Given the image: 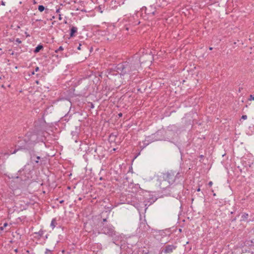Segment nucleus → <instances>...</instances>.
Instances as JSON below:
<instances>
[{"label":"nucleus","mask_w":254,"mask_h":254,"mask_svg":"<svg viewBox=\"0 0 254 254\" xmlns=\"http://www.w3.org/2000/svg\"><path fill=\"white\" fill-rule=\"evenodd\" d=\"M64 202V200H62L60 201V203H63Z\"/></svg>","instance_id":"72a5a7b5"},{"label":"nucleus","mask_w":254,"mask_h":254,"mask_svg":"<svg viewBox=\"0 0 254 254\" xmlns=\"http://www.w3.org/2000/svg\"><path fill=\"white\" fill-rule=\"evenodd\" d=\"M200 190V189L199 188L197 189V191H199Z\"/></svg>","instance_id":"58836bf2"},{"label":"nucleus","mask_w":254,"mask_h":254,"mask_svg":"<svg viewBox=\"0 0 254 254\" xmlns=\"http://www.w3.org/2000/svg\"><path fill=\"white\" fill-rule=\"evenodd\" d=\"M44 9H45V7L43 5H39L38 10L40 12L43 11L44 10Z\"/></svg>","instance_id":"f3484780"},{"label":"nucleus","mask_w":254,"mask_h":254,"mask_svg":"<svg viewBox=\"0 0 254 254\" xmlns=\"http://www.w3.org/2000/svg\"><path fill=\"white\" fill-rule=\"evenodd\" d=\"M138 64L128 62L118 64L115 69L110 68L107 70V77L109 79L114 80L115 85L120 86L122 82V76L125 75H133L136 73Z\"/></svg>","instance_id":"f257e3e1"},{"label":"nucleus","mask_w":254,"mask_h":254,"mask_svg":"<svg viewBox=\"0 0 254 254\" xmlns=\"http://www.w3.org/2000/svg\"><path fill=\"white\" fill-rule=\"evenodd\" d=\"M27 178H32V175H31V174H30V173H28V176H27Z\"/></svg>","instance_id":"393cba45"},{"label":"nucleus","mask_w":254,"mask_h":254,"mask_svg":"<svg viewBox=\"0 0 254 254\" xmlns=\"http://www.w3.org/2000/svg\"><path fill=\"white\" fill-rule=\"evenodd\" d=\"M32 74H33V75H34V71H33Z\"/></svg>","instance_id":"c03bdc74"},{"label":"nucleus","mask_w":254,"mask_h":254,"mask_svg":"<svg viewBox=\"0 0 254 254\" xmlns=\"http://www.w3.org/2000/svg\"><path fill=\"white\" fill-rule=\"evenodd\" d=\"M33 3H36V1L34 0H33Z\"/></svg>","instance_id":"79ce46f5"},{"label":"nucleus","mask_w":254,"mask_h":254,"mask_svg":"<svg viewBox=\"0 0 254 254\" xmlns=\"http://www.w3.org/2000/svg\"><path fill=\"white\" fill-rule=\"evenodd\" d=\"M212 184H213V183H212V182L211 181H210V182H209L208 183V185H209L210 187H211V186L212 185Z\"/></svg>","instance_id":"cd10ccee"},{"label":"nucleus","mask_w":254,"mask_h":254,"mask_svg":"<svg viewBox=\"0 0 254 254\" xmlns=\"http://www.w3.org/2000/svg\"><path fill=\"white\" fill-rule=\"evenodd\" d=\"M101 233L112 237L114 244H116L120 238L119 234L115 230L114 227L111 224H103Z\"/></svg>","instance_id":"20e7f679"},{"label":"nucleus","mask_w":254,"mask_h":254,"mask_svg":"<svg viewBox=\"0 0 254 254\" xmlns=\"http://www.w3.org/2000/svg\"><path fill=\"white\" fill-rule=\"evenodd\" d=\"M43 234V232L42 231H39L38 233H33V237L34 238H39V237H42Z\"/></svg>","instance_id":"f8f14e48"},{"label":"nucleus","mask_w":254,"mask_h":254,"mask_svg":"<svg viewBox=\"0 0 254 254\" xmlns=\"http://www.w3.org/2000/svg\"><path fill=\"white\" fill-rule=\"evenodd\" d=\"M171 127H172V129H173V128H175V127H175V126H172Z\"/></svg>","instance_id":"4c0bfd02"},{"label":"nucleus","mask_w":254,"mask_h":254,"mask_svg":"<svg viewBox=\"0 0 254 254\" xmlns=\"http://www.w3.org/2000/svg\"><path fill=\"white\" fill-rule=\"evenodd\" d=\"M51 253V251L48 249H46V251H45V254H49V253Z\"/></svg>","instance_id":"4be33fe9"},{"label":"nucleus","mask_w":254,"mask_h":254,"mask_svg":"<svg viewBox=\"0 0 254 254\" xmlns=\"http://www.w3.org/2000/svg\"><path fill=\"white\" fill-rule=\"evenodd\" d=\"M142 226L143 227V230L144 231L146 230L147 229V227H148V225L146 226L145 223H144V222H142L140 224V228L142 227Z\"/></svg>","instance_id":"dca6fc26"},{"label":"nucleus","mask_w":254,"mask_h":254,"mask_svg":"<svg viewBox=\"0 0 254 254\" xmlns=\"http://www.w3.org/2000/svg\"><path fill=\"white\" fill-rule=\"evenodd\" d=\"M8 225V224L7 223H4L3 225L2 226L4 228L6 227Z\"/></svg>","instance_id":"bb28decb"},{"label":"nucleus","mask_w":254,"mask_h":254,"mask_svg":"<svg viewBox=\"0 0 254 254\" xmlns=\"http://www.w3.org/2000/svg\"><path fill=\"white\" fill-rule=\"evenodd\" d=\"M125 0H112L110 2L112 8L115 9L124 3Z\"/></svg>","instance_id":"6e6552de"},{"label":"nucleus","mask_w":254,"mask_h":254,"mask_svg":"<svg viewBox=\"0 0 254 254\" xmlns=\"http://www.w3.org/2000/svg\"><path fill=\"white\" fill-rule=\"evenodd\" d=\"M113 150H114V151H115V150H116V149H115V148H114V149H113Z\"/></svg>","instance_id":"de8ad7c7"},{"label":"nucleus","mask_w":254,"mask_h":254,"mask_svg":"<svg viewBox=\"0 0 254 254\" xmlns=\"http://www.w3.org/2000/svg\"><path fill=\"white\" fill-rule=\"evenodd\" d=\"M64 50V48L62 46H60L57 50L55 51L56 53L58 52L59 51H61Z\"/></svg>","instance_id":"6ab92c4d"},{"label":"nucleus","mask_w":254,"mask_h":254,"mask_svg":"<svg viewBox=\"0 0 254 254\" xmlns=\"http://www.w3.org/2000/svg\"><path fill=\"white\" fill-rule=\"evenodd\" d=\"M44 161V158L40 156L33 155V165L34 167L38 168L42 166Z\"/></svg>","instance_id":"423d86ee"},{"label":"nucleus","mask_w":254,"mask_h":254,"mask_svg":"<svg viewBox=\"0 0 254 254\" xmlns=\"http://www.w3.org/2000/svg\"><path fill=\"white\" fill-rule=\"evenodd\" d=\"M15 42H16L17 43H18L19 44L21 43V41H20V40L19 38H17L15 40Z\"/></svg>","instance_id":"5701e85b"},{"label":"nucleus","mask_w":254,"mask_h":254,"mask_svg":"<svg viewBox=\"0 0 254 254\" xmlns=\"http://www.w3.org/2000/svg\"><path fill=\"white\" fill-rule=\"evenodd\" d=\"M250 101H254V95H251L250 96V98L249 99Z\"/></svg>","instance_id":"412c9836"},{"label":"nucleus","mask_w":254,"mask_h":254,"mask_svg":"<svg viewBox=\"0 0 254 254\" xmlns=\"http://www.w3.org/2000/svg\"><path fill=\"white\" fill-rule=\"evenodd\" d=\"M79 200H81V197H79Z\"/></svg>","instance_id":"a18cd8bd"},{"label":"nucleus","mask_w":254,"mask_h":254,"mask_svg":"<svg viewBox=\"0 0 254 254\" xmlns=\"http://www.w3.org/2000/svg\"><path fill=\"white\" fill-rule=\"evenodd\" d=\"M60 8H59V9H57V10H56V12H57V13H59V12H60Z\"/></svg>","instance_id":"c756f323"},{"label":"nucleus","mask_w":254,"mask_h":254,"mask_svg":"<svg viewBox=\"0 0 254 254\" xmlns=\"http://www.w3.org/2000/svg\"><path fill=\"white\" fill-rule=\"evenodd\" d=\"M179 231V232H182V229H180Z\"/></svg>","instance_id":"37998d69"},{"label":"nucleus","mask_w":254,"mask_h":254,"mask_svg":"<svg viewBox=\"0 0 254 254\" xmlns=\"http://www.w3.org/2000/svg\"><path fill=\"white\" fill-rule=\"evenodd\" d=\"M77 31V28L74 26H72L70 29V36L73 37L74 36V34L76 33Z\"/></svg>","instance_id":"9d476101"},{"label":"nucleus","mask_w":254,"mask_h":254,"mask_svg":"<svg viewBox=\"0 0 254 254\" xmlns=\"http://www.w3.org/2000/svg\"><path fill=\"white\" fill-rule=\"evenodd\" d=\"M29 167V165H26V166H25L24 169V171L25 172H27L28 171V170H29V168H28Z\"/></svg>","instance_id":"aec40b11"},{"label":"nucleus","mask_w":254,"mask_h":254,"mask_svg":"<svg viewBox=\"0 0 254 254\" xmlns=\"http://www.w3.org/2000/svg\"><path fill=\"white\" fill-rule=\"evenodd\" d=\"M180 177V173L178 172L169 170L162 173L160 177V188L165 189L175 184L176 181Z\"/></svg>","instance_id":"f03ea898"},{"label":"nucleus","mask_w":254,"mask_h":254,"mask_svg":"<svg viewBox=\"0 0 254 254\" xmlns=\"http://www.w3.org/2000/svg\"><path fill=\"white\" fill-rule=\"evenodd\" d=\"M45 130L44 127L40 126L38 128L35 126V129L34 132H33V136L34 135L36 136V142H44V140H45Z\"/></svg>","instance_id":"39448f33"},{"label":"nucleus","mask_w":254,"mask_h":254,"mask_svg":"<svg viewBox=\"0 0 254 254\" xmlns=\"http://www.w3.org/2000/svg\"><path fill=\"white\" fill-rule=\"evenodd\" d=\"M139 23H140V21H139L138 20H136L132 22V24L133 25H138V24H139Z\"/></svg>","instance_id":"a211bd4d"},{"label":"nucleus","mask_w":254,"mask_h":254,"mask_svg":"<svg viewBox=\"0 0 254 254\" xmlns=\"http://www.w3.org/2000/svg\"><path fill=\"white\" fill-rule=\"evenodd\" d=\"M159 134V132H157L155 134L152 135V139L150 140L151 141H157L158 140H160L159 138H155V137ZM148 141H150V139L147 140Z\"/></svg>","instance_id":"4468645a"},{"label":"nucleus","mask_w":254,"mask_h":254,"mask_svg":"<svg viewBox=\"0 0 254 254\" xmlns=\"http://www.w3.org/2000/svg\"><path fill=\"white\" fill-rule=\"evenodd\" d=\"M44 48L42 44L39 45L37 46L34 50V52L35 53H39L41 50H43Z\"/></svg>","instance_id":"9b49d317"},{"label":"nucleus","mask_w":254,"mask_h":254,"mask_svg":"<svg viewBox=\"0 0 254 254\" xmlns=\"http://www.w3.org/2000/svg\"><path fill=\"white\" fill-rule=\"evenodd\" d=\"M177 247L173 245H168L165 247L162 252L164 254H170L176 249Z\"/></svg>","instance_id":"1a4fd4ad"},{"label":"nucleus","mask_w":254,"mask_h":254,"mask_svg":"<svg viewBox=\"0 0 254 254\" xmlns=\"http://www.w3.org/2000/svg\"><path fill=\"white\" fill-rule=\"evenodd\" d=\"M1 4L3 5H4L5 4H4V2L3 1H1Z\"/></svg>","instance_id":"c9c22d12"},{"label":"nucleus","mask_w":254,"mask_h":254,"mask_svg":"<svg viewBox=\"0 0 254 254\" xmlns=\"http://www.w3.org/2000/svg\"><path fill=\"white\" fill-rule=\"evenodd\" d=\"M59 20H61L62 19V17H61V14H59Z\"/></svg>","instance_id":"473e14b6"},{"label":"nucleus","mask_w":254,"mask_h":254,"mask_svg":"<svg viewBox=\"0 0 254 254\" xmlns=\"http://www.w3.org/2000/svg\"><path fill=\"white\" fill-rule=\"evenodd\" d=\"M57 225V222L56 218H53L52 220L51 223L50 224V226L52 227V229H54Z\"/></svg>","instance_id":"ddd939ff"},{"label":"nucleus","mask_w":254,"mask_h":254,"mask_svg":"<svg viewBox=\"0 0 254 254\" xmlns=\"http://www.w3.org/2000/svg\"><path fill=\"white\" fill-rule=\"evenodd\" d=\"M126 29H127V30H128V28H126Z\"/></svg>","instance_id":"49530a36"},{"label":"nucleus","mask_w":254,"mask_h":254,"mask_svg":"<svg viewBox=\"0 0 254 254\" xmlns=\"http://www.w3.org/2000/svg\"><path fill=\"white\" fill-rule=\"evenodd\" d=\"M144 12L146 14L149 15H154L155 14L156 11L155 8L152 6L148 7H143L141 8V12Z\"/></svg>","instance_id":"0eeeda50"},{"label":"nucleus","mask_w":254,"mask_h":254,"mask_svg":"<svg viewBox=\"0 0 254 254\" xmlns=\"http://www.w3.org/2000/svg\"><path fill=\"white\" fill-rule=\"evenodd\" d=\"M80 46H81V44H79V45L77 48L78 50H80Z\"/></svg>","instance_id":"f704fd0d"},{"label":"nucleus","mask_w":254,"mask_h":254,"mask_svg":"<svg viewBox=\"0 0 254 254\" xmlns=\"http://www.w3.org/2000/svg\"><path fill=\"white\" fill-rule=\"evenodd\" d=\"M35 82H36L37 84H39V81H38V80H36V81H35Z\"/></svg>","instance_id":"ea45409f"},{"label":"nucleus","mask_w":254,"mask_h":254,"mask_svg":"<svg viewBox=\"0 0 254 254\" xmlns=\"http://www.w3.org/2000/svg\"><path fill=\"white\" fill-rule=\"evenodd\" d=\"M3 229H4V227H3V226H1V227H0V229L1 230H3Z\"/></svg>","instance_id":"2f4dec72"},{"label":"nucleus","mask_w":254,"mask_h":254,"mask_svg":"<svg viewBox=\"0 0 254 254\" xmlns=\"http://www.w3.org/2000/svg\"><path fill=\"white\" fill-rule=\"evenodd\" d=\"M31 133H28L24 137V139L19 138L17 143L15 145V147L17 149H14L13 151H10L11 154H15L17 151L19 149H28L31 148L32 145V140L30 138Z\"/></svg>","instance_id":"7ed1b4c3"},{"label":"nucleus","mask_w":254,"mask_h":254,"mask_svg":"<svg viewBox=\"0 0 254 254\" xmlns=\"http://www.w3.org/2000/svg\"><path fill=\"white\" fill-rule=\"evenodd\" d=\"M107 221L106 219H103V222H106Z\"/></svg>","instance_id":"e433bc0d"},{"label":"nucleus","mask_w":254,"mask_h":254,"mask_svg":"<svg viewBox=\"0 0 254 254\" xmlns=\"http://www.w3.org/2000/svg\"><path fill=\"white\" fill-rule=\"evenodd\" d=\"M38 70H39V67H37L35 68V71H36V72H37Z\"/></svg>","instance_id":"7c9ffc66"},{"label":"nucleus","mask_w":254,"mask_h":254,"mask_svg":"<svg viewBox=\"0 0 254 254\" xmlns=\"http://www.w3.org/2000/svg\"><path fill=\"white\" fill-rule=\"evenodd\" d=\"M135 17H137V16L136 15L135 16H133L132 17L130 18V21H131V19H135Z\"/></svg>","instance_id":"a878e982"},{"label":"nucleus","mask_w":254,"mask_h":254,"mask_svg":"<svg viewBox=\"0 0 254 254\" xmlns=\"http://www.w3.org/2000/svg\"><path fill=\"white\" fill-rule=\"evenodd\" d=\"M118 116H119L120 117H122L123 114H122V113H119V114H118Z\"/></svg>","instance_id":"c85d7f7f"},{"label":"nucleus","mask_w":254,"mask_h":254,"mask_svg":"<svg viewBox=\"0 0 254 254\" xmlns=\"http://www.w3.org/2000/svg\"><path fill=\"white\" fill-rule=\"evenodd\" d=\"M242 118L243 119L246 120L247 118V115H243V116H242Z\"/></svg>","instance_id":"b1692460"},{"label":"nucleus","mask_w":254,"mask_h":254,"mask_svg":"<svg viewBox=\"0 0 254 254\" xmlns=\"http://www.w3.org/2000/svg\"><path fill=\"white\" fill-rule=\"evenodd\" d=\"M249 217V214L247 213H244L241 216V221H246Z\"/></svg>","instance_id":"2eb2a0df"},{"label":"nucleus","mask_w":254,"mask_h":254,"mask_svg":"<svg viewBox=\"0 0 254 254\" xmlns=\"http://www.w3.org/2000/svg\"><path fill=\"white\" fill-rule=\"evenodd\" d=\"M212 49H213V48H212V47H209V50H212Z\"/></svg>","instance_id":"a19ab883"}]
</instances>
